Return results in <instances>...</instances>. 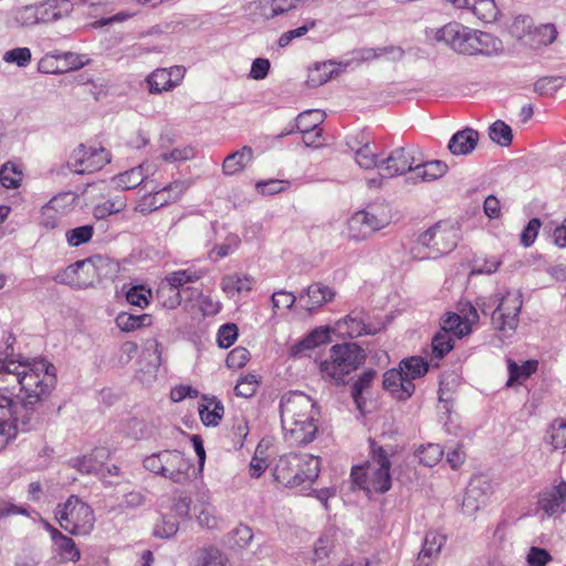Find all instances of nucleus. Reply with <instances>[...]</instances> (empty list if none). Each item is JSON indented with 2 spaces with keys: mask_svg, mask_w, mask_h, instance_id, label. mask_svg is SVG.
Segmentation results:
<instances>
[{
  "mask_svg": "<svg viewBox=\"0 0 566 566\" xmlns=\"http://www.w3.org/2000/svg\"><path fill=\"white\" fill-rule=\"evenodd\" d=\"M9 334L0 345V450L19 432L34 429L41 420L39 406L56 386V369L45 358L13 353Z\"/></svg>",
  "mask_w": 566,
  "mask_h": 566,
  "instance_id": "nucleus-1",
  "label": "nucleus"
},
{
  "mask_svg": "<svg viewBox=\"0 0 566 566\" xmlns=\"http://www.w3.org/2000/svg\"><path fill=\"white\" fill-rule=\"evenodd\" d=\"M284 439L293 446L312 442L318 431L319 409L316 402L300 391L287 392L280 401Z\"/></svg>",
  "mask_w": 566,
  "mask_h": 566,
  "instance_id": "nucleus-2",
  "label": "nucleus"
},
{
  "mask_svg": "<svg viewBox=\"0 0 566 566\" xmlns=\"http://www.w3.org/2000/svg\"><path fill=\"white\" fill-rule=\"evenodd\" d=\"M390 467L388 451L373 443L371 455L367 463L364 467L353 468V482L367 494L385 493L391 486Z\"/></svg>",
  "mask_w": 566,
  "mask_h": 566,
  "instance_id": "nucleus-3",
  "label": "nucleus"
},
{
  "mask_svg": "<svg viewBox=\"0 0 566 566\" xmlns=\"http://www.w3.org/2000/svg\"><path fill=\"white\" fill-rule=\"evenodd\" d=\"M459 240L458 230L448 222H438L422 232L410 249L415 260L437 259L452 251Z\"/></svg>",
  "mask_w": 566,
  "mask_h": 566,
  "instance_id": "nucleus-4",
  "label": "nucleus"
},
{
  "mask_svg": "<svg viewBox=\"0 0 566 566\" xmlns=\"http://www.w3.org/2000/svg\"><path fill=\"white\" fill-rule=\"evenodd\" d=\"M391 221V207L386 202H375L352 214L347 220L345 233L350 241H366L373 233L388 227Z\"/></svg>",
  "mask_w": 566,
  "mask_h": 566,
  "instance_id": "nucleus-5",
  "label": "nucleus"
},
{
  "mask_svg": "<svg viewBox=\"0 0 566 566\" xmlns=\"http://www.w3.org/2000/svg\"><path fill=\"white\" fill-rule=\"evenodd\" d=\"M365 353L356 344H338L332 346L328 356L321 361L319 373L326 380L342 384L354 370L365 361Z\"/></svg>",
  "mask_w": 566,
  "mask_h": 566,
  "instance_id": "nucleus-6",
  "label": "nucleus"
},
{
  "mask_svg": "<svg viewBox=\"0 0 566 566\" xmlns=\"http://www.w3.org/2000/svg\"><path fill=\"white\" fill-rule=\"evenodd\" d=\"M109 265L111 261L108 259L96 255L70 264L56 272L53 280L55 283L64 284L72 289H88L107 274L104 270Z\"/></svg>",
  "mask_w": 566,
  "mask_h": 566,
  "instance_id": "nucleus-7",
  "label": "nucleus"
},
{
  "mask_svg": "<svg viewBox=\"0 0 566 566\" xmlns=\"http://www.w3.org/2000/svg\"><path fill=\"white\" fill-rule=\"evenodd\" d=\"M55 517L64 531L75 536L91 534L95 525L94 511L75 495H71L65 503L56 506Z\"/></svg>",
  "mask_w": 566,
  "mask_h": 566,
  "instance_id": "nucleus-8",
  "label": "nucleus"
},
{
  "mask_svg": "<svg viewBox=\"0 0 566 566\" xmlns=\"http://www.w3.org/2000/svg\"><path fill=\"white\" fill-rule=\"evenodd\" d=\"M143 465L147 471L177 484H185L189 480L191 468L189 460L177 450H163L147 455Z\"/></svg>",
  "mask_w": 566,
  "mask_h": 566,
  "instance_id": "nucleus-9",
  "label": "nucleus"
},
{
  "mask_svg": "<svg viewBox=\"0 0 566 566\" xmlns=\"http://www.w3.org/2000/svg\"><path fill=\"white\" fill-rule=\"evenodd\" d=\"M415 149L411 147H398L390 151L387 157L381 158L378 166L379 177L369 178V188H379L385 178H394L406 172H411L416 164Z\"/></svg>",
  "mask_w": 566,
  "mask_h": 566,
  "instance_id": "nucleus-10",
  "label": "nucleus"
},
{
  "mask_svg": "<svg viewBox=\"0 0 566 566\" xmlns=\"http://www.w3.org/2000/svg\"><path fill=\"white\" fill-rule=\"evenodd\" d=\"M522 305V294L517 290L507 291L500 297L492 314V324L504 336H511L516 331Z\"/></svg>",
  "mask_w": 566,
  "mask_h": 566,
  "instance_id": "nucleus-11",
  "label": "nucleus"
},
{
  "mask_svg": "<svg viewBox=\"0 0 566 566\" xmlns=\"http://www.w3.org/2000/svg\"><path fill=\"white\" fill-rule=\"evenodd\" d=\"M111 161V154L104 147L81 144L67 161L69 169L78 175L93 174Z\"/></svg>",
  "mask_w": 566,
  "mask_h": 566,
  "instance_id": "nucleus-12",
  "label": "nucleus"
},
{
  "mask_svg": "<svg viewBox=\"0 0 566 566\" xmlns=\"http://www.w3.org/2000/svg\"><path fill=\"white\" fill-rule=\"evenodd\" d=\"M156 171L157 166L154 163L144 161L134 168L113 176L109 180V186L118 191L132 190L140 186L150 176H154Z\"/></svg>",
  "mask_w": 566,
  "mask_h": 566,
  "instance_id": "nucleus-13",
  "label": "nucleus"
},
{
  "mask_svg": "<svg viewBox=\"0 0 566 566\" xmlns=\"http://www.w3.org/2000/svg\"><path fill=\"white\" fill-rule=\"evenodd\" d=\"M186 69L181 65H174L168 69H156L146 78L149 92L159 94L179 86L185 77Z\"/></svg>",
  "mask_w": 566,
  "mask_h": 566,
  "instance_id": "nucleus-14",
  "label": "nucleus"
},
{
  "mask_svg": "<svg viewBox=\"0 0 566 566\" xmlns=\"http://www.w3.org/2000/svg\"><path fill=\"white\" fill-rule=\"evenodd\" d=\"M460 312V314H448L443 319L441 327L443 331L457 338H461L470 334L472 325L479 321L478 311L470 303L464 304Z\"/></svg>",
  "mask_w": 566,
  "mask_h": 566,
  "instance_id": "nucleus-15",
  "label": "nucleus"
},
{
  "mask_svg": "<svg viewBox=\"0 0 566 566\" xmlns=\"http://www.w3.org/2000/svg\"><path fill=\"white\" fill-rule=\"evenodd\" d=\"M335 329L340 336L349 338L376 334L378 331L367 322V314L363 310H353L343 319L337 321Z\"/></svg>",
  "mask_w": 566,
  "mask_h": 566,
  "instance_id": "nucleus-16",
  "label": "nucleus"
},
{
  "mask_svg": "<svg viewBox=\"0 0 566 566\" xmlns=\"http://www.w3.org/2000/svg\"><path fill=\"white\" fill-rule=\"evenodd\" d=\"M306 0H256L254 14L264 21L275 19L298 9Z\"/></svg>",
  "mask_w": 566,
  "mask_h": 566,
  "instance_id": "nucleus-17",
  "label": "nucleus"
},
{
  "mask_svg": "<svg viewBox=\"0 0 566 566\" xmlns=\"http://www.w3.org/2000/svg\"><path fill=\"white\" fill-rule=\"evenodd\" d=\"M301 460L302 459L296 453L281 457L273 469V476L275 481L287 488L300 485L297 468L302 463Z\"/></svg>",
  "mask_w": 566,
  "mask_h": 566,
  "instance_id": "nucleus-18",
  "label": "nucleus"
},
{
  "mask_svg": "<svg viewBox=\"0 0 566 566\" xmlns=\"http://www.w3.org/2000/svg\"><path fill=\"white\" fill-rule=\"evenodd\" d=\"M489 490L490 484L485 480H473L468 486L462 501L463 513L472 516L482 509L486 504Z\"/></svg>",
  "mask_w": 566,
  "mask_h": 566,
  "instance_id": "nucleus-19",
  "label": "nucleus"
},
{
  "mask_svg": "<svg viewBox=\"0 0 566 566\" xmlns=\"http://www.w3.org/2000/svg\"><path fill=\"white\" fill-rule=\"evenodd\" d=\"M334 296L335 293L329 286L323 283H313L300 294L298 300L302 308L311 313L331 302Z\"/></svg>",
  "mask_w": 566,
  "mask_h": 566,
  "instance_id": "nucleus-20",
  "label": "nucleus"
},
{
  "mask_svg": "<svg viewBox=\"0 0 566 566\" xmlns=\"http://www.w3.org/2000/svg\"><path fill=\"white\" fill-rule=\"evenodd\" d=\"M45 527L51 535L53 549L60 560L63 563H76L81 558V553L76 547L75 542L50 524H46Z\"/></svg>",
  "mask_w": 566,
  "mask_h": 566,
  "instance_id": "nucleus-21",
  "label": "nucleus"
},
{
  "mask_svg": "<svg viewBox=\"0 0 566 566\" xmlns=\"http://www.w3.org/2000/svg\"><path fill=\"white\" fill-rule=\"evenodd\" d=\"M382 385L398 400H407L415 391L413 382L407 380L399 368L387 370L384 374Z\"/></svg>",
  "mask_w": 566,
  "mask_h": 566,
  "instance_id": "nucleus-22",
  "label": "nucleus"
},
{
  "mask_svg": "<svg viewBox=\"0 0 566 566\" xmlns=\"http://www.w3.org/2000/svg\"><path fill=\"white\" fill-rule=\"evenodd\" d=\"M538 506L548 516L566 512V482H560L553 489L541 494Z\"/></svg>",
  "mask_w": 566,
  "mask_h": 566,
  "instance_id": "nucleus-23",
  "label": "nucleus"
},
{
  "mask_svg": "<svg viewBox=\"0 0 566 566\" xmlns=\"http://www.w3.org/2000/svg\"><path fill=\"white\" fill-rule=\"evenodd\" d=\"M324 118L325 113L319 109H308L296 117L295 128L303 135V142L307 147H318L314 139H310V135L318 129Z\"/></svg>",
  "mask_w": 566,
  "mask_h": 566,
  "instance_id": "nucleus-24",
  "label": "nucleus"
},
{
  "mask_svg": "<svg viewBox=\"0 0 566 566\" xmlns=\"http://www.w3.org/2000/svg\"><path fill=\"white\" fill-rule=\"evenodd\" d=\"M345 66L335 61L315 63L308 69L306 83L310 87H318L342 73Z\"/></svg>",
  "mask_w": 566,
  "mask_h": 566,
  "instance_id": "nucleus-25",
  "label": "nucleus"
},
{
  "mask_svg": "<svg viewBox=\"0 0 566 566\" xmlns=\"http://www.w3.org/2000/svg\"><path fill=\"white\" fill-rule=\"evenodd\" d=\"M40 23H51L66 18L73 11L70 0H45L38 4Z\"/></svg>",
  "mask_w": 566,
  "mask_h": 566,
  "instance_id": "nucleus-26",
  "label": "nucleus"
},
{
  "mask_svg": "<svg viewBox=\"0 0 566 566\" xmlns=\"http://www.w3.org/2000/svg\"><path fill=\"white\" fill-rule=\"evenodd\" d=\"M447 170V164L441 160L420 163L416 158V164H413L409 179L413 182H429L444 176Z\"/></svg>",
  "mask_w": 566,
  "mask_h": 566,
  "instance_id": "nucleus-27",
  "label": "nucleus"
},
{
  "mask_svg": "<svg viewBox=\"0 0 566 566\" xmlns=\"http://www.w3.org/2000/svg\"><path fill=\"white\" fill-rule=\"evenodd\" d=\"M478 142L479 133L472 128H464L450 138L448 149L452 155L465 156L475 149Z\"/></svg>",
  "mask_w": 566,
  "mask_h": 566,
  "instance_id": "nucleus-28",
  "label": "nucleus"
},
{
  "mask_svg": "<svg viewBox=\"0 0 566 566\" xmlns=\"http://www.w3.org/2000/svg\"><path fill=\"white\" fill-rule=\"evenodd\" d=\"M254 283L255 280L251 275L232 273L221 279L220 287L229 297H234L238 294L250 292Z\"/></svg>",
  "mask_w": 566,
  "mask_h": 566,
  "instance_id": "nucleus-29",
  "label": "nucleus"
},
{
  "mask_svg": "<svg viewBox=\"0 0 566 566\" xmlns=\"http://www.w3.org/2000/svg\"><path fill=\"white\" fill-rule=\"evenodd\" d=\"M467 32L468 27L458 22H450L437 30L436 40L444 42L452 50L458 51V49H461V43L463 42Z\"/></svg>",
  "mask_w": 566,
  "mask_h": 566,
  "instance_id": "nucleus-30",
  "label": "nucleus"
},
{
  "mask_svg": "<svg viewBox=\"0 0 566 566\" xmlns=\"http://www.w3.org/2000/svg\"><path fill=\"white\" fill-rule=\"evenodd\" d=\"M253 150L249 146H243L241 149L230 154L226 157L222 164L224 175L233 176L244 170V168L252 161Z\"/></svg>",
  "mask_w": 566,
  "mask_h": 566,
  "instance_id": "nucleus-31",
  "label": "nucleus"
},
{
  "mask_svg": "<svg viewBox=\"0 0 566 566\" xmlns=\"http://www.w3.org/2000/svg\"><path fill=\"white\" fill-rule=\"evenodd\" d=\"M198 411L205 426L216 427L223 417L224 408L221 401L216 398L205 397L203 402L198 407Z\"/></svg>",
  "mask_w": 566,
  "mask_h": 566,
  "instance_id": "nucleus-32",
  "label": "nucleus"
},
{
  "mask_svg": "<svg viewBox=\"0 0 566 566\" xmlns=\"http://www.w3.org/2000/svg\"><path fill=\"white\" fill-rule=\"evenodd\" d=\"M205 275V272L201 270H191V269H185V270H178L175 272H171L168 274L165 280L163 281L166 284H169V286L184 292H188L191 289H182L185 284L192 283L199 281Z\"/></svg>",
  "mask_w": 566,
  "mask_h": 566,
  "instance_id": "nucleus-33",
  "label": "nucleus"
},
{
  "mask_svg": "<svg viewBox=\"0 0 566 566\" xmlns=\"http://www.w3.org/2000/svg\"><path fill=\"white\" fill-rule=\"evenodd\" d=\"M399 369L402 370L403 376L410 382L415 379L423 377L428 371V363L418 356H413L401 360Z\"/></svg>",
  "mask_w": 566,
  "mask_h": 566,
  "instance_id": "nucleus-34",
  "label": "nucleus"
},
{
  "mask_svg": "<svg viewBox=\"0 0 566 566\" xmlns=\"http://www.w3.org/2000/svg\"><path fill=\"white\" fill-rule=\"evenodd\" d=\"M298 455L302 459V463L297 468L300 484L304 482H313L319 473V458L307 453Z\"/></svg>",
  "mask_w": 566,
  "mask_h": 566,
  "instance_id": "nucleus-35",
  "label": "nucleus"
},
{
  "mask_svg": "<svg viewBox=\"0 0 566 566\" xmlns=\"http://www.w3.org/2000/svg\"><path fill=\"white\" fill-rule=\"evenodd\" d=\"M444 544V535L436 531H429L424 536L422 549L419 553V555L433 562V558H436L440 554L441 548L443 547Z\"/></svg>",
  "mask_w": 566,
  "mask_h": 566,
  "instance_id": "nucleus-36",
  "label": "nucleus"
},
{
  "mask_svg": "<svg viewBox=\"0 0 566 566\" xmlns=\"http://www.w3.org/2000/svg\"><path fill=\"white\" fill-rule=\"evenodd\" d=\"M23 179V171L17 164L8 161L0 168V182L7 189H17Z\"/></svg>",
  "mask_w": 566,
  "mask_h": 566,
  "instance_id": "nucleus-37",
  "label": "nucleus"
},
{
  "mask_svg": "<svg viewBox=\"0 0 566 566\" xmlns=\"http://www.w3.org/2000/svg\"><path fill=\"white\" fill-rule=\"evenodd\" d=\"M479 20L484 22L494 21L499 10L494 0H471L469 8Z\"/></svg>",
  "mask_w": 566,
  "mask_h": 566,
  "instance_id": "nucleus-38",
  "label": "nucleus"
},
{
  "mask_svg": "<svg viewBox=\"0 0 566 566\" xmlns=\"http://www.w3.org/2000/svg\"><path fill=\"white\" fill-rule=\"evenodd\" d=\"M165 197V191H161V189L156 190L154 193L145 195L138 201L135 210L143 214H148L169 202V199H166Z\"/></svg>",
  "mask_w": 566,
  "mask_h": 566,
  "instance_id": "nucleus-39",
  "label": "nucleus"
},
{
  "mask_svg": "<svg viewBox=\"0 0 566 566\" xmlns=\"http://www.w3.org/2000/svg\"><path fill=\"white\" fill-rule=\"evenodd\" d=\"M127 206L126 199L124 197H115L114 199H108L104 202L96 205L93 209V216L98 219H105L112 214H116L122 212Z\"/></svg>",
  "mask_w": 566,
  "mask_h": 566,
  "instance_id": "nucleus-40",
  "label": "nucleus"
},
{
  "mask_svg": "<svg viewBox=\"0 0 566 566\" xmlns=\"http://www.w3.org/2000/svg\"><path fill=\"white\" fill-rule=\"evenodd\" d=\"M502 41L494 35L476 30L475 54H493L502 51Z\"/></svg>",
  "mask_w": 566,
  "mask_h": 566,
  "instance_id": "nucleus-41",
  "label": "nucleus"
},
{
  "mask_svg": "<svg viewBox=\"0 0 566 566\" xmlns=\"http://www.w3.org/2000/svg\"><path fill=\"white\" fill-rule=\"evenodd\" d=\"M123 431L134 440H143L153 434V427L143 419L130 418L124 424Z\"/></svg>",
  "mask_w": 566,
  "mask_h": 566,
  "instance_id": "nucleus-42",
  "label": "nucleus"
},
{
  "mask_svg": "<svg viewBox=\"0 0 566 566\" xmlns=\"http://www.w3.org/2000/svg\"><path fill=\"white\" fill-rule=\"evenodd\" d=\"M241 240L237 234H229L220 244H216L209 252V258L217 262L233 253L240 247Z\"/></svg>",
  "mask_w": 566,
  "mask_h": 566,
  "instance_id": "nucleus-43",
  "label": "nucleus"
},
{
  "mask_svg": "<svg viewBox=\"0 0 566 566\" xmlns=\"http://www.w3.org/2000/svg\"><path fill=\"white\" fill-rule=\"evenodd\" d=\"M545 440L555 450L566 448V421L555 420L547 430Z\"/></svg>",
  "mask_w": 566,
  "mask_h": 566,
  "instance_id": "nucleus-44",
  "label": "nucleus"
},
{
  "mask_svg": "<svg viewBox=\"0 0 566 566\" xmlns=\"http://www.w3.org/2000/svg\"><path fill=\"white\" fill-rule=\"evenodd\" d=\"M179 520L170 513L164 514L154 526V535L159 538H170L179 530Z\"/></svg>",
  "mask_w": 566,
  "mask_h": 566,
  "instance_id": "nucleus-45",
  "label": "nucleus"
},
{
  "mask_svg": "<svg viewBox=\"0 0 566 566\" xmlns=\"http://www.w3.org/2000/svg\"><path fill=\"white\" fill-rule=\"evenodd\" d=\"M443 454V449L437 443H428L417 450V457L420 463L426 467H433L439 463Z\"/></svg>",
  "mask_w": 566,
  "mask_h": 566,
  "instance_id": "nucleus-46",
  "label": "nucleus"
},
{
  "mask_svg": "<svg viewBox=\"0 0 566 566\" xmlns=\"http://www.w3.org/2000/svg\"><path fill=\"white\" fill-rule=\"evenodd\" d=\"M150 323L151 318L147 314L133 315L122 313L116 318L117 326L124 332L135 331L142 326L149 325Z\"/></svg>",
  "mask_w": 566,
  "mask_h": 566,
  "instance_id": "nucleus-47",
  "label": "nucleus"
},
{
  "mask_svg": "<svg viewBox=\"0 0 566 566\" xmlns=\"http://www.w3.org/2000/svg\"><path fill=\"white\" fill-rule=\"evenodd\" d=\"M380 160L381 158L378 157L369 144H365L355 151V161L364 169H378Z\"/></svg>",
  "mask_w": 566,
  "mask_h": 566,
  "instance_id": "nucleus-48",
  "label": "nucleus"
},
{
  "mask_svg": "<svg viewBox=\"0 0 566 566\" xmlns=\"http://www.w3.org/2000/svg\"><path fill=\"white\" fill-rule=\"evenodd\" d=\"M94 233V227L85 224L73 228L65 233L66 242L70 247H80L81 244L87 243Z\"/></svg>",
  "mask_w": 566,
  "mask_h": 566,
  "instance_id": "nucleus-49",
  "label": "nucleus"
},
{
  "mask_svg": "<svg viewBox=\"0 0 566 566\" xmlns=\"http://www.w3.org/2000/svg\"><path fill=\"white\" fill-rule=\"evenodd\" d=\"M489 135L494 143L501 146H509L513 138L511 127L503 120L494 122L490 127Z\"/></svg>",
  "mask_w": 566,
  "mask_h": 566,
  "instance_id": "nucleus-50",
  "label": "nucleus"
},
{
  "mask_svg": "<svg viewBox=\"0 0 566 566\" xmlns=\"http://www.w3.org/2000/svg\"><path fill=\"white\" fill-rule=\"evenodd\" d=\"M157 296L161 304L167 308H176L181 303V291H178L164 282L160 283L157 290Z\"/></svg>",
  "mask_w": 566,
  "mask_h": 566,
  "instance_id": "nucleus-51",
  "label": "nucleus"
},
{
  "mask_svg": "<svg viewBox=\"0 0 566 566\" xmlns=\"http://www.w3.org/2000/svg\"><path fill=\"white\" fill-rule=\"evenodd\" d=\"M38 71L43 74H59L65 72L62 66L61 53L45 54L38 63Z\"/></svg>",
  "mask_w": 566,
  "mask_h": 566,
  "instance_id": "nucleus-52",
  "label": "nucleus"
},
{
  "mask_svg": "<svg viewBox=\"0 0 566 566\" xmlns=\"http://www.w3.org/2000/svg\"><path fill=\"white\" fill-rule=\"evenodd\" d=\"M431 346L434 357L442 358L453 348L452 336L441 328L433 337Z\"/></svg>",
  "mask_w": 566,
  "mask_h": 566,
  "instance_id": "nucleus-53",
  "label": "nucleus"
},
{
  "mask_svg": "<svg viewBox=\"0 0 566 566\" xmlns=\"http://www.w3.org/2000/svg\"><path fill=\"white\" fill-rule=\"evenodd\" d=\"M38 4L24 6L15 11L14 20L21 27H31L40 23Z\"/></svg>",
  "mask_w": 566,
  "mask_h": 566,
  "instance_id": "nucleus-54",
  "label": "nucleus"
},
{
  "mask_svg": "<svg viewBox=\"0 0 566 566\" xmlns=\"http://www.w3.org/2000/svg\"><path fill=\"white\" fill-rule=\"evenodd\" d=\"M32 59L31 50L29 48H15L7 51L2 60L6 63H14L19 67H25L30 64Z\"/></svg>",
  "mask_w": 566,
  "mask_h": 566,
  "instance_id": "nucleus-55",
  "label": "nucleus"
},
{
  "mask_svg": "<svg viewBox=\"0 0 566 566\" xmlns=\"http://www.w3.org/2000/svg\"><path fill=\"white\" fill-rule=\"evenodd\" d=\"M195 511L197 512V520L201 526L208 528L217 527L218 521L216 517L214 507L209 503H201L199 506H195Z\"/></svg>",
  "mask_w": 566,
  "mask_h": 566,
  "instance_id": "nucleus-56",
  "label": "nucleus"
},
{
  "mask_svg": "<svg viewBox=\"0 0 566 566\" xmlns=\"http://www.w3.org/2000/svg\"><path fill=\"white\" fill-rule=\"evenodd\" d=\"M564 85V78L559 76H547L535 83V91L541 95H553Z\"/></svg>",
  "mask_w": 566,
  "mask_h": 566,
  "instance_id": "nucleus-57",
  "label": "nucleus"
},
{
  "mask_svg": "<svg viewBox=\"0 0 566 566\" xmlns=\"http://www.w3.org/2000/svg\"><path fill=\"white\" fill-rule=\"evenodd\" d=\"M258 385L259 381L255 375H245L239 379L234 391L237 396L249 398L255 394Z\"/></svg>",
  "mask_w": 566,
  "mask_h": 566,
  "instance_id": "nucleus-58",
  "label": "nucleus"
},
{
  "mask_svg": "<svg viewBox=\"0 0 566 566\" xmlns=\"http://www.w3.org/2000/svg\"><path fill=\"white\" fill-rule=\"evenodd\" d=\"M102 462L96 459L93 454L83 455L72 460V467L77 471L86 474L97 472L101 468Z\"/></svg>",
  "mask_w": 566,
  "mask_h": 566,
  "instance_id": "nucleus-59",
  "label": "nucleus"
},
{
  "mask_svg": "<svg viewBox=\"0 0 566 566\" xmlns=\"http://www.w3.org/2000/svg\"><path fill=\"white\" fill-rule=\"evenodd\" d=\"M191 499L188 495L180 494L175 497L171 505L170 514L179 520L186 518L190 513Z\"/></svg>",
  "mask_w": 566,
  "mask_h": 566,
  "instance_id": "nucleus-60",
  "label": "nucleus"
},
{
  "mask_svg": "<svg viewBox=\"0 0 566 566\" xmlns=\"http://www.w3.org/2000/svg\"><path fill=\"white\" fill-rule=\"evenodd\" d=\"M238 337V328L234 324H226L219 328L217 342L221 348H229Z\"/></svg>",
  "mask_w": 566,
  "mask_h": 566,
  "instance_id": "nucleus-61",
  "label": "nucleus"
},
{
  "mask_svg": "<svg viewBox=\"0 0 566 566\" xmlns=\"http://www.w3.org/2000/svg\"><path fill=\"white\" fill-rule=\"evenodd\" d=\"M150 291L144 286H133L126 294V300L129 304L144 308L148 305V297Z\"/></svg>",
  "mask_w": 566,
  "mask_h": 566,
  "instance_id": "nucleus-62",
  "label": "nucleus"
},
{
  "mask_svg": "<svg viewBox=\"0 0 566 566\" xmlns=\"http://www.w3.org/2000/svg\"><path fill=\"white\" fill-rule=\"evenodd\" d=\"M551 560V554L545 548L536 546L531 547L526 555V562L530 566H545Z\"/></svg>",
  "mask_w": 566,
  "mask_h": 566,
  "instance_id": "nucleus-63",
  "label": "nucleus"
},
{
  "mask_svg": "<svg viewBox=\"0 0 566 566\" xmlns=\"http://www.w3.org/2000/svg\"><path fill=\"white\" fill-rule=\"evenodd\" d=\"M201 566H228V559L219 549L209 547L202 553Z\"/></svg>",
  "mask_w": 566,
  "mask_h": 566,
  "instance_id": "nucleus-64",
  "label": "nucleus"
}]
</instances>
